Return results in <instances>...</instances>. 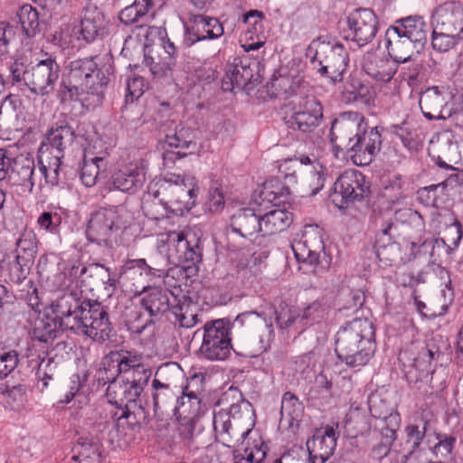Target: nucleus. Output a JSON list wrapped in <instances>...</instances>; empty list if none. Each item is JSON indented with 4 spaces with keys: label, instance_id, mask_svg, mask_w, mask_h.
Returning a JSON list of instances; mask_svg holds the SVG:
<instances>
[{
    "label": "nucleus",
    "instance_id": "obj_23",
    "mask_svg": "<svg viewBox=\"0 0 463 463\" xmlns=\"http://www.w3.org/2000/svg\"><path fill=\"white\" fill-rule=\"evenodd\" d=\"M433 24L439 31L458 35L463 32V7L459 2H449L437 7Z\"/></svg>",
    "mask_w": 463,
    "mask_h": 463
},
{
    "label": "nucleus",
    "instance_id": "obj_5",
    "mask_svg": "<svg viewBox=\"0 0 463 463\" xmlns=\"http://www.w3.org/2000/svg\"><path fill=\"white\" fill-rule=\"evenodd\" d=\"M335 351L346 366L360 369L366 365L376 350L375 329L367 318H354L342 326L335 335Z\"/></svg>",
    "mask_w": 463,
    "mask_h": 463
},
{
    "label": "nucleus",
    "instance_id": "obj_24",
    "mask_svg": "<svg viewBox=\"0 0 463 463\" xmlns=\"http://www.w3.org/2000/svg\"><path fill=\"white\" fill-rule=\"evenodd\" d=\"M146 175L142 165L130 163L112 174L110 184L116 190L133 194L142 189Z\"/></svg>",
    "mask_w": 463,
    "mask_h": 463
},
{
    "label": "nucleus",
    "instance_id": "obj_4",
    "mask_svg": "<svg viewBox=\"0 0 463 463\" xmlns=\"http://www.w3.org/2000/svg\"><path fill=\"white\" fill-rule=\"evenodd\" d=\"M198 193L194 176L167 174L154 194L155 199L143 207L145 214L154 220L168 217L170 213L182 215L195 205Z\"/></svg>",
    "mask_w": 463,
    "mask_h": 463
},
{
    "label": "nucleus",
    "instance_id": "obj_15",
    "mask_svg": "<svg viewBox=\"0 0 463 463\" xmlns=\"http://www.w3.org/2000/svg\"><path fill=\"white\" fill-rule=\"evenodd\" d=\"M109 26V21L101 9L95 4L88 3L82 8L79 24L74 25L73 32L78 40L91 43L106 37Z\"/></svg>",
    "mask_w": 463,
    "mask_h": 463
},
{
    "label": "nucleus",
    "instance_id": "obj_48",
    "mask_svg": "<svg viewBox=\"0 0 463 463\" xmlns=\"http://www.w3.org/2000/svg\"><path fill=\"white\" fill-rule=\"evenodd\" d=\"M440 354L441 353L435 349L434 345L431 347L430 344H427L420 348L413 359V367L420 373V376L428 375L433 372L432 362L437 360Z\"/></svg>",
    "mask_w": 463,
    "mask_h": 463
},
{
    "label": "nucleus",
    "instance_id": "obj_8",
    "mask_svg": "<svg viewBox=\"0 0 463 463\" xmlns=\"http://www.w3.org/2000/svg\"><path fill=\"white\" fill-rule=\"evenodd\" d=\"M307 57L310 58L313 69L333 83L343 80L349 61L348 52L343 44L326 42L321 37L313 40L309 44Z\"/></svg>",
    "mask_w": 463,
    "mask_h": 463
},
{
    "label": "nucleus",
    "instance_id": "obj_2",
    "mask_svg": "<svg viewBox=\"0 0 463 463\" xmlns=\"http://www.w3.org/2000/svg\"><path fill=\"white\" fill-rule=\"evenodd\" d=\"M330 140L357 165H370L383 144L379 128H368L364 117L356 111L343 112L332 121Z\"/></svg>",
    "mask_w": 463,
    "mask_h": 463
},
{
    "label": "nucleus",
    "instance_id": "obj_32",
    "mask_svg": "<svg viewBox=\"0 0 463 463\" xmlns=\"http://www.w3.org/2000/svg\"><path fill=\"white\" fill-rule=\"evenodd\" d=\"M392 26L395 28V32L405 34L421 48L427 42L428 24L420 15L400 18Z\"/></svg>",
    "mask_w": 463,
    "mask_h": 463
},
{
    "label": "nucleus",
    "instance_id": "obj_40",
    "mask_svg": "<svg viewBox=\"0 0 463 463\" xmlns=\"http://www.w3.org/2000/svg\"><path fill=\"white\" fill-rule=\"evenodd\" d=\"M227 73L235 81L237 89H244L253 77V69L248 57H235L228 65Z\"/></svg>",
    "mask_w": 463,
    "mask_h": 463
},
{
    "label": "nucleus",
    "instance_id": "obj_47",
    "mask_svg": "<svg viewBox=\"0 0 463 463\" xmlns=\"http://www.w3.org/2000/svg\"><path fill=\"white\" fill-rule=\"evenodd\" d=\"M154 5L155 0H135L132 5L121 10L119 20L127 25L137 23Z\"/></svg>",
    "mask_w": 463,
    "mask_h": 463
},
{
    "label": "nucleus",
    "instance_id": "obj_58",
    "mask_svg": "<svg viewBox=\"0 0 463 463\" xmlns=\"http://www.w3.org/2000/svg\"><path fill=\"white\" fill-rule=\"evenodd\" d=\"M171 313L175 317V322L179 324L181 327L190 328L198 323V315L188 310V307L185 308L182 306H174L171 309Z\"/></svg>",
    "mask_w": 463,
    "mask_h": 463
},
{
    "label": "nucleus",
    "instance_id": "obj_42",
    "mask_svg": "<svg viewBox=\"0 0 463 463\" xmlns=\"http://www.w3.org/2000/svg\"><path fill=\"white\" fill-rule=\"evenodd\" d=\"M62 159L63 157L53 156L48 162V165L39 160L41 175L44 177L45 183L50 186H60L66 183V179L62 175Z\"/></svg>",
    "mask_w": 463,
    "mask_h": 463
},
{
    "label": "nucleus",
    "instance_id": "obj_29",
    "mask_svg": "<svg viewBox=\"0 0 463 463\" xmlns=\"http://www.w3.org/2000/svg\"><path fill=\"white\" fill-rule=\"evenodd\" d=\"M364 72L380 82H389L397 71L394 61L377 52H368L363 59Z\"/></svg>",
    "mask_w": 463,
    "mask_h": 463
},
{
    "label": "nucleus",
    "instance_id": "obj_21",
    "mask_svg": "<svg viewBox=\"0 0 463 463\" xmlns=\"http://www.w3.org/2000/svg\"><path fill=\"white\" fill-rule=\"evenodd\" d=\"M191 21L192 25L186 27L184 40L188 46L200 41L218 39L224 33L222 23L215 17L196 14Z\"/></svg>",
    "mask_w": 463,
    "mask_h": 463
},
{
    "label": "nucleus",
    "instance_id": "obj_25",
    "mask_svg": "<svg viewBox=\"0 0 463 463\" xmlns=\"http://www.w3.org/2000/svg\"><path fill=\"white\" fill-rule=\"evenodd\" d=\"M181 388V396L175 395L176 405L174 411L176 412L181 410L182 413L197 415L201 409L200 394L203 391V377L194 374Z\"/></svg>",
    "mask_w": 463,
    "mask_h": 463
},
{
    "label": "nucleus",
    "instance_id": "obj_10",
    "mask_svg": "<svg viewBox=\"0 0 463 463\" xmlns=\"http://www.w3.org/2000/svg\"><path fill=\"white\" fill-rule=\"evenodd\" d=\"M158 28L148 26L146 24L137 25L132 33L141 41L144 38V62L149 67L151 73L155 77L162 78L172 75L174 68L176 65V47L169 39L160 38L159 48L162 52L156 50L155 46L149 43V37L154 35Z\"/></svg>",
    "mask_w": 463,
    "mask_h": 463
},
{
    "label": "nucleus",
    "instance_id": "obj_35",
    "mask_svg": "<svg viewBox=\"0 0 463 463\" xmlns=\"http://www.w3.org/2000/svg\"><path fill=\"white\" fill-rule=\"evenodd\" d=\"M261 210L262 236L286 231L293 222V215L285 209L276 208L264 213Z\"/></svg>",
    "mask_w": 463,
    "mask_h": 463
},
{
    "label": "nucleus",
    "instance_id": "obj_53",
    "mask_svg": "<svg viewBox=\"0 0 463 463\" xmlns=\"http://www.w3.org/2000/svg\"><path fill=\"white\" fill-rule=\"evenodd\" d=\"M62 217L60 213L55 210L45 211L42 213L37 218V224L39 227L52 234L59 232L61 224Z\"/></svg>",
    "mask_w": 463,
    "mask_h": 463
},
{
    "label": "nucleus",
    "instance_id": "obj_30",
    "mask_svg": "<svg viewBox=\"0 0 463 463\" xmlns=\"http://www.w3.org/2000/svg\"><path fill=\"white\" fill-rule=\"evenodd\" d=\"M293 187L285 180L282 181L281 176L271 177L262 184L259 191V203H262V206L267 207L269 203L279 205L286 203L289 199Z\"/></svg>",
    "mask_w": 463,
    "mask_h": 463
},
{
    "label": "nucleus",
    "instance_id": "obj_44",
    "mask_svg": "<svg viewBox=\"0 0 463 463\" xmlns=\"http://www.w3.org/2000/svg\"><path fill=\"white\" fill-rule=\"evenodd\" d=\"M33 265V262L14 255V259L5 265L8 280L16 285L27 282Z\"/></svg>",
    "mask_w": 463,
    "mask_h": 463
},
{
    "label": "nucleus",
    "instance_id": "obj_31",
    "mask_svg": "<svg viewBox=\"0 0 463 463\" xmlns=\"http://www.w3.org/2000/svg\"><path fill=\"white\" fill-rule=\"evenodd\" d=\"M304 414V405L292 392H286L282 395L280 407V424L295 432Z\"/></svg>",
    "mask_w": 463,
    "mask_h": 463
},
{
    "label": "nucleus",
    "instance_id": "obj_19",
    "mask_svg": "<svg viewBox=\"0 0 463 463\" xmlns=\"http://www.w3.org/2000/svg\"><path fill=\"white\" fill-rule=\"evenodd\" d=\"M159 131L165 134V142L170 147L185 149L188 154L198 150V130L177 124L173 119H166L159 123Z\"/></svg>",
    "mask_w": 463,
    "mask_h": 463
},
{
    "label": "nucleus",
    "instance_id": "obj_16",
    "mask_svg": "<svg viewBox=\"0 0 463 463\" xmlns=\"http://www.w3.org/2000/svg\"><path fill=\"white\" fill-rule=\"evenodd\" d=\"M346 26L344 37L355 42L359 46H364L375 37L378 18L371 9H357L347 16Z\"/></svg>",
    "mask_w": 463,
    "mask_h": 463
},
{
    "label": "nucleus",
    "instance_id": "obj_9",
    "mask_svg": "<svg viewBox=\"0 0 463 463\" xmlns=\"http://www.w3.org/2000/svg\"><path fill=\"white\" fill-rule=\"evenodd\" d=\"M299 318L300 315L296 310L287 306H280L279 308L271 307L269 311L243 312L237 316L235 323L260 333V342L266 349L275 336L274 320L280 329H287Z\"/></svg>",
    "mask_w": 463,
    "mask_h": 463
},
{
    "label": "nucleus",
    "instance_id": "obj_36",
    "mask_svg": "<svg viewBox=\"0 0 463 463\" xmlns=\"http://www.w3.org/2000/svg\"><path fill=\"white\" fill-rule=\"evenodd\" d=\"M76 453L72 456L75 461L92 460L93 463H99L101 455V442L97 436L91 434L83 435L78 438L73 447Z\"/></svg>",
    "mask_w": 463,
    "mask_h": 463
},
{
    "label": "nucleus",
    "instance_id": "obj_46",
    "mask_svg": "<svg viewBox=\"0 0 463 463\" xmlns=\"http://www.w3.org/2000/svg\"><path fill=\"white\" fill-rule=\"evenodd\" d=\"M153 387V407L155 415L157 416L175 399V393L167 383H161L158 379L152 382Z\"/></svg>",
    "mask_w": 463,
    "mask_h": 463
},
{
    "label": "nucleus",
    "instance_id": "obj_33",
    "mask_svg": "<svg viewBox=\"0 0 463 463\" xmlns=\"http://www.w3.org/2000/svg\"><path fill=\"white\" fill-rule=\"evenodd\" d=\"M446 103V98L438 87L428 88L420 94L419 100L423 116L430 120L445 119L442 109Z\"/></svg>",
    "mask_w": 463,
    "mask_h": 463
},
{
    "label": "nucleus",
    "instance_id": "obj_55",
    "mask_svg": "<svg viewBox=\"0 0 463 463\" xmlns=\"http://www.w3.org/2000/svg\"><path fill=\"white\" fill-rule=\"evenodd\" d=\"M168 260L165 256L157 253L156 257L151 259V263L149 264V273L150 276L156 278H174L175 274H178L177 269H168Z\"/></svg>",
    "mask_w": 463,
    "mask_h": 463
},
{
    "label": "nucleus",
    "instance_id": "obj_38",
    "mask_svg": "<svg viewBox=\"0 0 463 463\" xmlns=\"http://www.w3.org/2000/svg\"><path fill=\"white\" fill-rule=\"evenodd\" d=\"M108 161L102 156L88 158L87 156H84L80 173L82 184L87 187L95 185L99 176L106 171Z\"/></svg>",
    "mask_w": 463,
    "mask_h": 463
},
{
    "label": "nucleus",
    "instance_id": "obj_28",
    "mask_svg": "<svg viewBox=\"0 0 463 463\" xmlns=\"http://www.w3.org/2000/svg\"><path fill=\"white\" fill-rule=\"evenodd\" d=\"M76 139L74 128L65 119L54 122L45 135L47 146L53 151L54 155L64 157V153L71 148Z\"/></svg>",
    "mask_w": 463,
    "mask_h": 463
},
{
    "label": "nucleus",
    "instance_id": "obj_54",
    "mask_svg": "<svg viewBox=\"0 0 463 463\" xmlns=\"http://www.w3.org/2000/svg\"><path fill=\"white\" fill-rule=\"evenodd\" d=\"M345 90L350 94V99L354 101L361 100L366 102L370 97V87L364 84L359 79L354 76H350L345 86Z\"/></svg>",
    "mask_w": 463,
    "mask_h": 463
},
{
    "label": "nucleus",
    "instance_id": "obj_62",
    "mask_svg": "<svg viewBox=\"0 0 463 463\" xmlns=\"http://www.w3.org/2000/svg\"><path fill=\"white\" fill-rule=\"evenodd\" d=\"M196 423V415L184 416L180 423L179 435L187 444L194 442Z\"/></svg>",
    "mask_w": 463,
    "mask_h": 463
},
{
    "label": "nucleus",
    "instance_id": "obj_11",
    "mask_svg": "<svg viewBox=\"0 0 463 463\" xmlns=\"http://www.w3.org/2000/svg\"><path fill=\"white\" fill-rule=\"evenodd\" d=\"M261 210H267V206H262V203L255 199L251 206L240 209L232 215L231 224L226 229L230 250H239L245 246L247 239L257 233L262 235Z\"/></svg>",
    "mask_w": 463,
    "mask_h": 463
},
{
    "label": "nucleus",
    "instance_id": "obj_37",
    "mask_svg": "<svg viewBox=\"0 0 463 463\" xmlns=\"http://www.w3.org/2000/svg\"><path fill=\"white\" fill-rule=\"evenodd\" d=\"M336 432L331 426L317 430L311 439L307 442L308 451L320 453L326 457H331L336 448Z\"/></svg>",
    "mask_w": 463,
    "mask_h": 463
},
{
    "label": "nucleus",
    "instance_id": "obj_18",
    "mask_svg": "<svg viewBox=\"0 0 463 463\" xmlns=\"http://www.w3.org/2000/svg\"><path fill=\"white\" fill-rule=\"evenodd\" d=\"M335 194L345 203L360 202L370 194V185L365 176L357 170L345 171L334 184Z\"/></svg>",
    "mask_w": 463,
    "mask_h": 463
},
{
    "label": "nucleus",
    "instance_id": "obj_59",
    "mask_svg": "<svg viewBox=\"0 0 463 463\" xmlns=\"http://www.w3.org/2000/svg\"><path fill=\"white\" fill-rule=\"evenodd\" d=\"M231 416L227 413L226 409H221L213 413V424L214 431L219 436H232L230 430L232 429Z\"/></svg>",
    "mask_w": 463,
    "mask_h": 463
},
{
    "label": "nucleus",
    "instance_id": "obj_26",
    "mask_svg": "<svg viewBox=\"0 0 463 463\" xmlns=\"http://www.w3.org/2000/svg\"><path fill=\"white\" fill-rule=\"evenodd\" d=\"M386 48L395 63H405L411 61V55L421 48L405 34L395 32L392 25L385 32Z\"/></svg>",
    "mask_w": 463,
    "mask_h": 463
},
{
    "label": "nucleus",
    "instance_id": "obj_3",
    "mask_svg": "<svg viewBox=\"0 0 463 463\" xmlns=\"http://www.w3.org/2000/svg\"><path fill=\"white\" fill-rule=\"evenodd\" d=\"M98 58H77L68 62L58 90L61 102L80 99L83 95H91L97 103L102 100L110 79L99 68Z\"/></svg>",
    "mask_w": 463,
    "mask_h": 463
},
{
    "label": "nucleus",
    "instance_id": "obj_43",
    "mask_svg": "<svg viewBox=\"0 0 463 463\" xmlns=\"http://www.w3.org/2000/svg\"><path fill=\"white\" fill-rule=\"evenodd\" d=\"M80 276L82 278L90 277L96 279V286H104L109 296H110L115 289L116 279L111 278L109 269L101 264H92L89 267H83L80 270ZM82 281H84V279H82Z\"/></svg>",
    "mask_w": 463,
    "mask_h": 463
},
{
    "label": "nucleus",
    "instance_id": "obj_50",
    "mask_svg": "<svg viewBox=\"0 0 463 463\" xmlns=\"http://www.w3.org/2000/svg\"><path fill=\"white\" fill-rule=\"evenodd\" d=\"M18 363V352L0 344V380L7 377L16 368Z\"/></svg>",
    "mask_w": 463,
    "mask_h": 463
},
{
    "label": "nucleus",
    "instance_id": "obj_22",
    "mask_svg": "<svg viewBox=\"0 0 463 463\" xmlns=\"http://www.w3.org/2000/svg\"><path fill=\"white\" fill-rule=\"evenodd\" d=\"M140 303L151 318L145 325L131 328L133 332L138 335L142 334L148 325L155 324L164 314L170 311L168 292L160 288H151L146 290Z\"/></svg>",
    "mask_w": 463,
    "mask_h": 463
},
{
    "label": "nucleus",
    "instance_id": "obj_64",
    "mask_svg": "<svg viewBox=\"0 0 463 463\" xmlns=\"http://www.w3.org/2000/svg\"><path fill=\"white\" fill-rule=\"evenodd\" d=\"M245 400L241 392L237 387H230L219 398L217 404L223 406V409H229L232 405H235Z\"/></svg>",
    "mask_w": 463,
    "mask_h": 463
},
{
    "label": "nucleus",
    "instance_id": "obj_56",
    "mask_svg": "<svg viewBox=\"0 0 463 463\" xmlns=\"http://www.w3.org/2000/svg\"><path fill=\"white\" fill-rule=\"evenodd\" d=\"M457 36L456 34L447 33L445 31H439L438 28L434 27L431 45L434 50L439 52H446L455 45V38Z\"/></svg>",
    "mask_w": 463,
    "mask_h": 463
},
{
    "label": "nucleus",
    "instance_id": "obj_49",
    "mask_svg": "<svg viewBox=\"0 0 463 463\" xmlns=\"http://www.w3.org/2000/svg\"><path fill=\"white\" fill-rule=\"evenodd\" d=\"M58 374V362L55 361V357L44 356L41 358L37 364L36 376L38 379L37 387L43 392L49 384V381H52Z\"/></svg>",
    "mask_w": 463,
    "mask_h": 463
},
{
    "label": "nucleus",
    "instance_id": "obj_45",
    "mask_svg": "<svg viewBox=\"0 0 463 463\" xmlns=\"http://www.w3.org/2000/svg\"><path fill=\"white\" fill-rule=\"evenodd\" d=\"M17 16L27 37H33L40 32L39 13L32 5H23L17 11Z\"/></svg>",
    "mask_w": 463,
    "mask_h": 463
},
{
    "label": "nucleus",
    "instance_id": "obj_13",
    "mask_svg": "<svg viewBox=\"0 0 463 463\" xmlns=\"http://www.w3.org/2000/svg\"><path fill=\"white\" fill-rule=\"evenodd\" d=\"M232 348L230 321L225 318L207 321L199 349L201 356L210 361H223L230 356Z\"/></svg>",
    "mask_w": 463,
    "mask_h": 463
},
{
    "label": "nucleus",
    "instance_id": "obj_41",
    "mask_svg": "<svg viewBox=\"0 0 463 463\" xmlns=\"http://www.w3.org/2000/svg\"><path fill=\"white\" fill-rule=\"evenodd\" d=\"M268 446L261 440H254L252 446L232 451V463H263L266 458Z\"/></svg>",
    "mask_w": 463,
    "mask_h": 463
},
{
    "label": "nucleus",
    "instance_id": "obj_20",
    "mask_svg": "<svg viewBox=\"0 0 463 463\" xmlns=\"http://www.w3.org/2000/svg\"><path fill=\"white\" fill-rule=\"evenodd\" d=\"M143 359V354L136 350L119 349L106 354L101 364L115 366L119 375L132 372L131 377H135L143 374V373H152L149 368L144 365Z\"/></svg>",
    "mask_w": 463,
    "mask_h": 463
},
{
    "label": "nucleus",
    "instance_id": "obj_12",
    "mask_svg": "<svg viewBox=\"0 0 463 463\" xmlns=\"http://www.w3.org/2000/svg\"><path fill=\"white\" fill-rule=\"evenodd\" d=\"M291 249L298 262L312 267V273L319 275L328 269L330 260L324 251L325 244L317 227L305 230L300 238L292 241Z\"/></svg>",
    "mask_w": 463,
    "mask_h": 463
},
{
    "label": "nucleus",
    "instance_id": "obj_51",
    "mask_svg": "<svg viewBox=\"0 0 463 463\" xmlns=\"http://www.w3.org/2000/svg\"><path fill=\"white\" fill-rule=\"evenodd\" d=\"M391 128L406 148L411 150L416 146L415 130L410 122L404 120L401 124L392 125Z\"/></svg>",
    "mask_w": 463,
    "mask_h": 463
},
{
    "label": "nucleus",
    "instance_id": "obj_61",
    "mask_svg": "<svg viewBox=\"0 0 463 463\" xmlns=\"http://www.w3.org/2000/svg\"><path fill=\"white\" fill-rule=\"evenodd\" d=\"M224 196L218 187H211L208 192L205 209L213 213H219L224 207Z\"/></svg>",
    "mask_w": 463,
    "mask_h": 463
},
{
    "label": "nucleus",
    "instance_id": "obj_52",
    "mask_svg": "<svg viewBox=\"0 0 463 463\" xmlns=\"http://www.w3.org/2000/svg\"><path fill=\"white\" fill-rule=\"evenodd\" d=\"M279 163V175L288 185L295 186L298 183L297 172L300 168L298 158H287Z\"/></svg>",
    "mask_w": 463,
    "mask_h": 463
},
{
    "label": "nucleus",
    "instance_id": "obj_14",
    "mask_svg": "<svg viewBox=\"0 0 463 463\" xmlns=\"http://www.w3.org/2000/svg\"><path fill=\"white\" fill-rule=\"evenodd\" d=\"M291 115L286 123L292 130L310 135L320 126L323 119V108L320 101L312 94L295 95L291 101Z\"/></svg>",
    "mask_w": 463,
    "mask_h": 463
},
{
    "label": "nucleus",
    "instance_id": "obj_1",
    "mask_svg": "<svg viewBox=\"0 0 463 463\" xmlns=\"http://www.w3.org/2000/svg\"><path fill=\"white\" fill-rule=\"evenodd\" d=\"M53 316L35 321L33 338L51 344L61 331L83 335L98 343L109 340L113 330L109 307L98 300L82 299L78 292H64L50 307Z\"/></svg>",
    "mask_w": 463,
    "mask_h": 463
},
{
    "label": "nucleus",
    "instance_id": "obj_34",
    "mask_svg": "<svg viewBox=\"0 0 463 463\" xmlns=\"http://www.w3.org/2000/svg\"><path fill=\"white\" fill-rule=\"evenodd\" d=\"M11 178L31 193L35 185V163L33 157L21 156L13 160Z\"/></svg>",
    "mask_w": 463,
    "mask_h": 463
},
{
    "label": "nucleus",
    "instance_id": "obj_7",
    "mask_svg": "<svg viewBox=\"0 0 463 463\" xmlns=\"http://www.w3.org/2000/svg\"><path fill=\"white\" fill-rule=\"evenodd\" d=\"M133 219L126 204L99 208L90 213L86 228V238L91 243L112 248L119 232L124 231Z\"/></svg>",
    "mask_w": 463,
    "mask_h": 463
},
{
    "label": "nucleus",
    "instance_id": "obj_39",
    "mask_svg": "<svg viewBox=\"0 0 463 463\" xmlns=\"http://www.w3.org/2000/svg\"><path fill=\"white\" fill-rule=\"evenodd\" d=\"M14 246L13 255L34 263L38 247L36 234L33 230L24 228L16 239Z\"/></svg>",
    "mask_w": 463,
    "mask_h": 463
},
{
    "label": "nucleus",
    "instance_id": "obj_27",
    "mask_svg": "<svg viewBox=\"0 0 463 463\" xmlns=\"http://www.w3.org/2000/svg\"><path fill=\"white\" fill-rule=\"evenodd\" d=\"M152 373H145V374L137 375L131 378H126L124 383L126 388L124 395L128 403L124 406H119L118 411L112 414V417L117 421V425L122 424L123 420H128L132 416L136 419V415L131 411V403L136 405L137 399L140 397L145 387L147 385Z\"/></svg>",
    "mask_w": 463,
    "mask_h": 463
},
{
    "label": "nucleus",
    "instance_id": "obj_57",
    "mask_svg": "<svg viewBox=\"0 0 463 463\" xmlns=\"http://www.w3.org/2000/svg\"><path fill=\"white\" fill-rule=\"evenodd\" d=\"M392 212H385L375 218L376 235H395L398 225Z\"/></svg>",
    "mask_w": 463,
    "mask_h": 463
},
{
    "label": "nucleus",
    "instance_id": "obj_6",
    "mask_svg": "<svg viewBox=\"0 0 463 463\" xmlns=\"http://www.w3.org/2000/svg\"><path fill=\"white\" fill-rule=\"evenodd\" d=\"M61 68L55 58L48 56L34 65L24 58L15 59L9 66L8 80L18 87H27L35 95H49L60 77Z\"/></svg>",
    "mask_w": 463,
    "mask_h": 463
},
{
    "label": "nucleus",
    "instance_id": "obj_60",
    "mask_svg": "<svg viewBox=\"0 0 463 463\" xmlns=\"http://www.w3.org/2000/svg\"><path fill=\"white\" fill-rule=\"evenodd\" d=\"M374 250L378 259L385 264L391 265L398 259H401L400 243L391 244L388 246H379V248H375Z\"/></svg>",
    "mask_w": 463,
    "mask_h": 463
},
{
    "label": "nucleus",
    "instance_id": "obj_63",
    "mask_svg": "<svg viewBox=\"0 0 463 463\" xmlns=\"http://www.w3.org/2000/svg\"><path fill=\"white\" fill-rule=\"evenodd\" d=\"M145 89L144 80L141 77H134L127 81L126 101L133 102L137 99L143 93Z\"/></svg>",
    "mask_w": 463,
    "mask_h": 463
},
{
    "label": "nucleus",
    "instance_id": "obj_17",
    "mask_svg": "<svg viewBox=\"0 0 463 463\" xmlns=\"http://www.w3.org/2000/svg\"><path fill=\"white\" fill-rule=\"evenodd\" d=\"M174 249L171 250L172 257H175L182 268H176L178 274L185 273L186 276L195 275L199 269V264L203 260V247L199 239L193 236L189 240L183 233L176 235Z\"/></svg>",
    "mask_w": 463,
    "mask_h": 463
}]
</instances>
